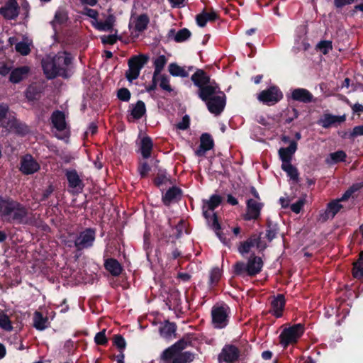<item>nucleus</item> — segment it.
<instances>
[{
  "instance_id": "51",
  "label": "nucleus",
  "mask_w": 363,
  "mask_h": 363,
  "mask_svg": "<svg viewBox=\"0 0 363 363\" xmlns=\"http://www.w3.org/2000/svg\"><path fill=\"white\" fill-rule=\"evenodd\" d=\"M116 96L120 101L128 102L130 99L131 93L128 88L123 87L118 89Z\"/></svg>"
},
{
  "instance_id": "18",
  "label": "nucleus",
  "mask_w": 363,
  "mask_h": 363,
  "mask_svg": "<svg viewBox=\"0 0 363 363\" xmlns=\"http://www.w3.org/2000/svg\"><path fill=\"white\" fill-rule=\"evenodd\" d=\"M290 98L303 104L315 102V99L311 91L304 88H296L291 91Z\"/></svg>"
},
{
  "instance_id": "32",
  "label": "nucleus",
  "mask_w": 363,
  "mask_h": 363,
  "mask_svg": "<svg viewBox=\"0 0 363 363\" xmlns=\"http://www.w3.org/2000/svg\"><path fill=\"white\" fill-rule=\"evenodd\" d=\"M153 143L150 137L145 136L140 141V152L143 158L147 159L151 156Z\"/></svg>"
},
{
  "instance_id": "33",
  "label": "nucleus",
  "mask_w": 363,
  "mask_h": 363,
  "mask_svg": "<svg viewBox=\"0 0 363 363\" xmlns=\"http://www.w3.org/2000/svg\"><path fill=\"white\" fill-rule=\"evenodd\" d=\"M130 115L134 120L140 119L146 113V106L144 101L138 100L135 104H132Z\"/></svg>"
},
{
  "instance_id": "57",
  "label": "nucleus",
  "mask_w": 363,
  "mask_h": 363,
  "mask_svg": "<svg viewBox=\"0 0 363 363\" xmlns=\"http://www.w3.org/2000/svg\"><path fill=\"white\" fill-rule=\"evenodd\" d=\"M306 203V200L303 198L299 199L296 203H292L290 206L291 211L295 213H299Z\"/></svg>"
},
{
  "instance_id": "36",
  "label": "nucleus",
  "mask_w": 363,
  "mask_h": 363,
  "mask_svg": "<svg viewBox=\"0 0 363 363\" xmlns=\"http://www.w3.org/2000/svg\"><path fill=\"white\" fill-rule=\"evenodd\" d=\"M150 23V18L146 13L139 15L135 21L134 30L142 33L147 28Z\"/></svg>"
},
{
  "instance_id": "63",
  "label": "nucleus",
  "mask_w": 363,
  "mask_h": 363,
  "mask_svg": "<svg viewBox=\"0 0 363 363\" xmlns=\"http://www.w3.org/2000/svg\"><path fill=\"white\" fill-rule=\"evenodd\" d=\"M9 111V106L5 103H0V123L7 116Z\"/></svg>"
},
{
  "instance_id": "30",
  "label": "nucleus",
  "mask_w": 363,
  "mask_h": 363,
  "mask_svg": "<svg viewBox=\"0 0 363 363\" xmlns=\"http://www.w3.org/2000/svg\"><path fill=\"white\" fill-rule=\"evenodd\" d=\"M43 89L37 84H30L25 91V96L28 101H35L40 99Z\"/></svg>"
},
{
  "instance_id": "17",
  "label": "nucleus",
  "mask_w": 363,
  "mask_h": 363,
  "mask_svg": "<svg viewBox=\"0 0 363 363\" xmlns=\"http://www.w3.org/2000/svg\"><path fill=\"white\" fill-rule=\"evenodd\" d=\"M246 206L247 213L243 216L244 220L250 221L251 220L258 219L260 216L263 203L250 199L247 201Z\"/></svg>"
},
{
  "instance_id": "25",
  "label": "nucleus",
  "mask_w": 363,
  "mask_h": 363,
  "mask_svg": "<svg viewBox=\"0 0 363 363\" xmlns=\"http://www.w3.org/2000/svg\"><path fill=\"white\" fill-rule=\"evenodd\" d=\"M104 268L113 277H118L123 272L121 264L115 258H107L104 260Z\"/></svg>"
},
{
  "instance_id": "61",
  "label": "nucleus",
  "mask_w": 363,
  "mask_h": 363,
  "mask_svg": "<svg viewBox=\"0 0 363 363\" xmlns=\"http://www.w3.org/2000/svg\"><path fill=\"white\" fill-rule=\"evenodd\" d=\"M363 135V125L355 126L352 131L350 132L349 139L354 140V138Z\"/></svg>"
},
{
  "instance_id": "48",
  "label": "nucleus",
  "mask_w": 363,
  "mask_h": 363,
  "mask_svg": "<svg viewBox=\"0 0 363 363\" xmlns=\"http://www.w3.org/2000/svg\"><path fill=\"white\" fill-rule=\"evenodd\" d=\"M191 35V31L188 28H184L177 31L174 37V40L177 43H182L187 40Z\"/></svg>"
},
{
  "instance_id": "41",
  "label": "nucleus",
  "mask_w": 363,
  "mask_h": 363,
  "mask_svg": "<svg viewBox=\"0 0 363 363\" xmlns=\"http://www.w3.org/2000/svg\"><path fill=\"white\" fill-rule=\"evenodd\" d=\"M346 157L347 155L343 150H337L329 154L328 157L326 159V162L328 164H337L345 162Z\"/></svg>"
},
{
  "instance_id": "59",
  "label": "nucleus",
  "mask_w": 363,
  "mask_h": 363,
  "mask_svg": "<svg viewBox=\"0 0 363 363\" xmlns=\"http://www.w3.org/2000/svg\"><path fill=\"white\" fill-rule=\"evenodd\" d=\"M287 118H286V123H290L294 119L297 118L299 116V112L296 108H292L291 109L287 110Z\"/></svg>"
},
{
  "instance_id": "16",
  "label": "nucleus",
  "mask_w": 363,
  "mask_h": 363,
  "mask_svg": "<svg viewBox=\"0 0 363 363\" xmlns=\"http://www.w3.org/2000/svg\"><path fill=\"white\" fill-rule=\"evenodd\" d=\"M38 162L30 155H26L21 160V172L26 175L33 174L40 169Z\"/></svg>"
},
{
  "instance_id": "64",
  "label": "nucleus",
  "mask_w": 363,
  "mask_h": 363,
  "mask_svg": "<svg viewBox=\"0 0 363 363\" xmlns=\"http://www.w3.org/2000/svg\"><path fill=\"white\" fill-rule=\"evenodd\" d=\"M54 187L52 184H50L43 192L40 201H45L53 193Z\"/></svg>"
},
{
  "instance_id": "47",
  "label": "nucleus",
  "mask_w": 363,
  "mask_h": 363,
  "mask_svg": "<svg viewBox=\"0 0 363 363\" xmlns=\"http://www.w3.org/2000/svg\"><path fill=\"white\" fill-rule=\"evenodd\" d=\"M0 328L6 331H11L13 326L9 315L4 311L0 312Z\"/></svg>"
},
{
  "instance_id": "29",
  "label": "nucleus",
  "mask_w": 363,
  "mask_h": 363,
  "mask_svg": "<svg viewBox=\"0 0 363 363\" xmlns=\"http://www.w3.org/2000/svg\"><path fill=\"white\" fill-rule=\"evenodd\" d=\"M211 228L215 231L216 235L219 240L223 243L224 245L230 247V242L229 239H227L225 234L221 232V226L218 222V216L214 213L212 216V224Z\"/></svg>"
},
{
  "instance_id": "11",
  "label": "nucleus",
  "mask_w": 363,
  "mask_h": 363,
  "mask_svg": "<svg viewBox=\"0 0 363 363\" xmlns=\"http://www.w3.org/2000/svg\"><path fill=\"white\" fill-rule=\"evenodd\" d=\"M262 233L259 235L256 234H252L247 240L240 242L238 250L240 254L244 255L250 252L252 247L256 246L257 249L264 250L267 247L266 244L262 245L261 242V235Z\"/></svg>"
},
{
  "instance_id": "39",
  "label": "nucleus",
  "mask_w": 363,
  "mask_h": 363,
  "mask_svg": "<svg viewBox=\"0 0 363 363\" xmlns=\"http://www.w3.org/2000/svg\"><path fill=\"white\" fill-rule=\"evenodd\" d=\"M168 71L173 77H181L186 78L189 77V73L184 67H180L175 62L170 63L168 66Z\"/></svg>"
},
{
  "instance_id": "24",
  "label": "nucleus",
  "mask_w": 363,
  "mask_h": 363,
  "mask_svg": "<svg viewBox=\"0 0 363 363\" xmlns=\"http://www.w3.org/2000/svg\"><path fill=\"white\" fill-rule=\"evenodd\" d=\"M182 194V190L177 186L170 187L164 194L162 195V200L166 206H169L174 201L180 199Z\"/></svg>"
},
{
  "instance_id": "7",
  "label": "nucleus",
  "mask_w": 363,
  "mask_h": 363,
  "mask_svg": "<svg viewBox=\"0 0 363 363\" xmlns=\"http://www.w3.org/2000/svg\"><path fill=\"white\" fill-rule=\"evenodd\" d=\"M95 240L96 229L87 228L76 235L74 240V245L78 251H81L91 247Z\"/></svg>"
},
{
  "instance_id": "13",
  "label": "nucleus",
  "mask_w": 363,
  "mask_h": 363,
  "mask_svg": "<svg viewBox=\"0 0 363 363\" xmlns=\"http://www.w3.org/2000/svg\"><path fill=\"white\" fill-rule=\"evenodd\" d=\"M221 91L219 85L213 80L210 83L200 87L197 91V95L203 101L206 102Z\"/></svg>"
},
{
  "instance_id": "1",
  "label": "nucleus",
  "mask_w": 363,
  "mask_h": 363,
  "mask_svg": "<svg viewBox=\"0 0 363 363\" xmlns=\"http://www.w3.org/2000/svg\"><path fill=\"white\" fill-rule=\"evenodd\" d=\"M73 57L67 52H60L54 57H48L42 60L43 72L48 79L57 77L67 79L70 77L69 67L72 65Z\"/></svg>"
},
{
  "instance_id": "5",
  "label": "nucleus",
  "mask_w": 363,
  "mask_h": 363,
  "mask_svg": "<svg viewBox=\"0 0 363 363\" xmlns=\"http://www.w3.org/2000/svg\"><path fill=\"white\" fill-rule=\"evenodd\" d=\"M305 331V326L302 323L294 324L289 328H284L279 335V342L284 348L289 345L297 343Z\"/></svg>"
},
{
  "instance_id": "35",
  "label": "nucleus",
  "mask_w": 363,
  "mask_h": 363,
  "mask_svg": "<svg viewBox=\"0 0 363 363\" xmlns=\"http://www.w3.org/2000/svg\"><path fill=\"white\" fill-rule=\"evenodd\" d=\"M342 207L337 200L328 203L325 212V219L333 218Z\"/></svg>"
},
{
  "instance_id": "46",
  "label": "nucleus",
  "mask_w": 363,
  "mask_h": 363,
  "mask_svg": "<svg viewBox=\"0 0 363 363\" xmlns=\"http://www.w3.org/2000/svg\"><path fill=\"white\" fill-rule=\"evenodd\" d=\"M362 186L363 184H353L342 195V196L337 201L339 202L347 201L354 192L359 191Z\"/></svg>"
},
{
  "instance_id": "6",
  "label": "nucleus",
  "mask_w": 363,
  "mask_h": 363,
  "mask_svg": "<svg viewBox=\"0 0 363 363\" xmlns=\"http://www.w3.org/2000/svg\"><path fill=\"white\" fill-rule=\"evenodd\" d=\"M148 60L149 57L144 54L133 55L128 60V69L125 72V77L128 82H132L138 79L140 70L148 62Z\"/></svg>"
},
{
  "instance_id": "12",
  "label": "nucleus",
  "mask_w": 363,
  "mask_h": 363,
  "mask_svg": "<svg viewBox=\"0 0 363 363\" xmlns=\"http://www.w3.org/2000/svg\"><path fill=\"white\" fill-rule=\"evenodd\" d=\"M20 13V6L16 0H8L0 8V15L6 20H15Z\"/></svg>"
},
{
  "instance_id": "4",
  "label": "nucleus",
  "mask_w": 363,
  "mask_h": 363,
  "mask_svg": "<svg viewBox=\"0 0 363 363\" xmlns=\"http://www.w3.org/2000/svg\"><path fill=\"white\" fill-rule=\"evenodd\" d=\"M263 267V261L260 257L256 256L255 253L249 257L247 262L239 261L233 265V274L235 276L244 277L245 275L255 277Z\"/></svg>"
},
{
  "instance_id": "42",
  "label": "nucleus",
  "mask_w": 363,
  "mask_h": 363,
  "mask_svg": "<svg viewBox=\"0 0 363 363\" xmlns=\"http://www.w3.org/2000/svg\"><path fill=\"white\" fill-rule=\"evenodd\" d=\"M68 20V13L65 9L60 7L56 11L54 16V20L52 21V24L57 23L62 25Z\"/></svg>"
},
{
  "instance_id": "55",
  "label": "nucleus",
  "mask_w": 363,
  "mask_h": 363,
  "mask_svg": "<svg viewBox=\"0 0 363 363\" xmlns=\"http://www.w3.org/2000/svg\"><path fill=\"white\" fill-rule=\"evenodd\" d=\"M160 79V86L162 89L167 91L168 92H172L173 91L171 85L169 84V79L168 77L165 74H162L159 76Z\"/></svg>"
},
{
  "instance_id": "10",
  "label": "nucleus",
  "mask_w": 363,
  "mask_h": 363,
  "mask_svg": "<svg viewBox=\"0 0 363 363\" xmlns=\"http://www.w3.org/2000/svg\"><path fill=\"white\" fill-rule=\"evenodd\" d=\"M208 110L215 116L220 115L226 105V96L223 91L220 92L205 102Z\"/></svg>"
},
{
  "instance_id": "58",
  "label": "nucleus",
  "mask_w": 363,
  "mask_h": 363,
  "mask_svg": "<svg viewBox=\"0 0 363 363\" xmlns=\"http://www.w3.org/2000/svg\"><path fill=\"white\" fill-rule=\"evenodd\" d=\"M138 169L141 178H145L147 177L151 168L147 162H144L138 166Z\"/></svg>"
},
{
  "instance_id": "54",
  "label": "nucleus",
  "mask_w": 363,
  "mask_h": 363,
  "mask_svg": "<svg viewBox=\"0 0 363 363\" xmlns=\"http://www.w3.org/2000/svg\"><path fill=\"white\" fill-rule=\"evenodd\" d=\"M94 342L97 345L104 346L108 343V338L106 336V330L97 333L94 337Z\"/></svg>"
},
{
  "instance_id": "50",
  "label": "nucleus",
  "mask_w": 363,
  "mask_h": 363,
  "mask_svg": "<svg viewBox=\"0 0 363 363\" xmlns=\"http://www.w3.org/2000/svg\"><path fill=\"white\" fill-rule=\"evenodd\" d=\"M317 48L319 49L323 55H327L333 50L332 42L330 40H321L318 43Z\"/></svg>"
},
{
  "instance_id": "40",
  "label": "nucleus",
  "mask_w": 363,
  "mask_h": 363,
  "mask_svg": "<svg viewBox=\"0 0 363 363\" xmlns=\"http://www.w3.org/2000/svg\"><path fill=\"white\" fill-rule=\"evenodd\" d=\"M283 171H284L287 176L290 177L291 179L294 181L295 182H297L298 181V169L291 164V163L287 164H281V166Z\"/></svg>"
},
{
  "instance_id": "31",
  "label": "nucleus",
  "mask_w": 363,
  "mask_h": 363,
  "mask_svg": "<svg viewBox=\"0 0 363 363\" xmlns=\"http://www.w3.org/2000/svg\"><path fill=\"white\" fill-rule=\"evenodd\" d=\"M116 17L113 14H109L105 21L92 22V26L100 31H110L113 29Z\"/></svg>"
},
{
  "instance_id": "15",
  "label": "nucleus",
  "mask_w": 363,
  "mask_h": 363,
  "mask_svg": "<svg viewBox=\"0 0 363 363\" xmlns=\"http://www.w3.org/2000/svg\"><path fill=\"white\" fill-rule=\"evenodd\" d=\"M286 306V298L284 294L274 296L270 302L269 313L277 318H281Z\"/></svg>"
},
{
  "instance_id": "8",
  "label": "nucleus",
  "mask_w": 363,
  "mask_h": 363,
  "mask_svg": "<svg viewBox=\"0 0 363 363\" xmlns=\"http://www.w3.org/2000/svg\"><path fill=\"white\" fill-rule=\"evenodd\" d=\"M283 99V93L277 86H270L257 95V99L263 104L272 106Z\"/></svg>"
},
{
  "instance_id": "43",
  "label": "nucleus",
  "mask_w": 363,
  "mask_h": 363,
  "mask_svg": "<svg viewBox=\"0 0 363 363\" xmlns=\"http://www.w3.org/2000/svg\"><path fill=\"white\" fill-rule=\"evenodd\" d=\"M167 58L164 55H162L158 56L154 61V72L155 76H160L161 72L164 69L165 65L167 64Z\"/></svg>"
},
{
  "instance_id": "56",
  "label": "nucleus",
  "mask_w": 363,
  "mask_h": 363,
  "mask_svg": "<svg viewBox=\"0 0 363 363\" xmlns=\"http://www.w3.org/2000/svg\"><path fill=\"white\" fill-rule=\"evenodd\" d=\"M190 126V118L188 115L183 116L182 121L176 124V128L179 130H185Z\"/></svg>"
},
{
  "instance_id": "38",
  "label": "nucleus",
  "mask_w": 363,
  "mask_h": 363,
  "mask_svg": "<svg viewBox=\"0 0 363 363\" xmlns=\"http://www.w3.org/2000/svg\"><path fill=\"white\" fill-rule=\"evenodd\" d=\"M352 274L354 278L363 282V256L360 255L359 258L352 264Z\"/></svg>"
},
{
  "instance_id": "3",
  "label": "nucleus",
  "mask_w": 363,
  "mask_h": 363,
  "mask_svg": "<svg viewBox=\"0 0 363 363\" xmlns=\"http://www.w3.org/2000/svg\"><path fill=\"white\" fill-rule=\"evenodd\" d=\"M192 335H185L172 346L165 349L162 354L161 359L165 363H190L194 359V354L189 351H182L191 345Z\"/></svg>"
},
{
  "instance_id": "62",
  "label": "nucleus",
  "mask_w": 363,
  "mask_h": 363,
  "mask_svg": "<svg viewBox=\"0 0 363 363\" xmlns=\"http://www.w3.org/2000/svg\"><path fill=\"white\" fill-rule=\"evenodd\" d=\"M83 14L94 19L95 21L94 22H96V21H98L99 12L95 9L85 7L84 9Z\"/></svg>"
},
{
  "instance_id": "34",
  "label": "nucleus",
  "mask_w": 363,
  "mask_h": 363,
  "mask_svg": "<svg viewBox=\"0 0 363 363\" xmlns=\"http://www.w3.org/2000/svg\"><path fill=\"white\" fill-rule=\"evenodd\" d=\"M266 238L269 242L277 238L279 233V226L277 223L273 222L270 218L267 219L266 223Z\"/></svg>"
},
{
  "instance_id": "53",
  "label": "nucleus",
  "mask_w": 363,
  "mask_h": 363,
  "mask_svg": "<svg viewBox=\"0 0 363 363\" xmlns=\"http://www.w3.org/2000/svg\"><path fill=\"white\" fill-rule=\"evenodd\" d=\"M335 118L334 115H332L330 113H326V114H324L323 118L320 120V123L321 124L322 127H323L324 128H328L332 125L335 123Z\"/></svg>"
},
{
  "instance_id": "22",
  "label": "nucleus",
  "mask_w": 363,
  "mask_h": 363,
  "mask_svg": "<svg viewBox=\"0 0 363 363\" xmlns=\"http://www.w3.org/2000/svg\"><path fill=\"white\" fill-rule=\"evenodd\" d=\"M177 328L176 323L166 320L159 328L160 335L166 340H172L176 337Z\"/></svg>"
},
{
  "instance_id": "44",
  "label": "nucleus",
  "mask_w": 363,
  "mask_h": 363,
  "mask_svg": "<svg viewBox=\"0 0 363 363\" xmlns=\"http://www.w3.org/2000/svg\"><path fill=\"white\" fill-rule=\"evenodd\" d=\"M221 277V272L219 268H213L209 276L208 286L211 289L215 287L219 282Z\"/></svg>"
},
{
  "instance_id": "27",
  "label": "nucleus",
  "mask_w": 363,
  "mask_h": 363,
  "mask_svg": "<svg viewBox=\"0 0 363 363\" xmlns=\"http://www.w3.org/2000/svg\"><path fill=\"white\" fill-rule=\"evenodd\" d=\"M66 177L69 187L82 191L84 185L75 169L67 171Z\"/></svg>"
},
{
  "instance_id": "26",
  "label": "nucleus",
  "mask_w": 363,
  "mask_h": 363,
  "mask_svg": "<svg viewBox=\"0 0 363 363\" xmlns=\"http://www.w3.org/2000/svg\"><path fill=\"white\" fill-rule=\"evenodd\" d=\"M30 72V68L28 66H21L14 68L10 74L9 81L13 84H18Z\"/></svg>"
},
{
  "instance_id": "49",
  "label": "nucleus",
  "mask_w": 363,
  "mask_h": 363,
  "mask_svg": "<svg viewBox=\"0 0 363 363\" xmlns=\"http://www.w3.org/2000/svg\"><path fill=\"white\" fill-rule=\"evenodd\" d=\"M16 51L21 55H28L30 52V48L28 44L24 41L17 43L15 45Z\"/></svg>"
},
{
  "instance_id": "28",
  "label": "nucleus",
  "mask_w": 363,
  "mask_h": 363,
  "mask_svg": "<svg viewBox=\"0 0 363 363\" xmlns=\"http://www.w3.org/2000/svg\"><path fill=\"white\" fill-rule=\"evenodd\" d=\"M53 127L58 131H63L67 128L65 113L61 111H55L50 117Z\"/></svg>"
},
{
  "instance_id": "2",
  "label": "nucleus",
  "mask_w": 363,
  "mask_h": 363,
  "mask_svg": "<svg viewBox=\"0 0 363 363\" xmlns=\"http://www.w3.org/2000/svg\"><path fill=\"white\" fill-rule=\"evenodd\" d=\"M28 208L10 196L0 195V217L9 223H28Z\"/></svg>"
},
{
  "instance_id": "14",
  "label": "nucleus",
  "mask_w": 363,
  "mask_h": 363,
  "mask_svg": "<svg viewBox=\"0 0 363 363\" xmlns=\"http://www.w3.org/2000/svg\"><path fill=\"white\" fill-rule=\"evenodd\" d=\"M240 350L233 345H225L218 355V361L233 363L239 359Z\"/></svg>"
},
{
  "instance_id": "60",
  "label": "nucleus",
  "mask_w": 363,
  "mask_h": 363,
  "mask_svg": "<svg viewBox=\"0 0 363 363\" xmlns=\"http://www.w3.org/2000/svg\"><path fill=\"white\" fill-rule=\"evenodd\" d=\"M101 40L104 45H113L117 42L118 36L116 35H103Z\"/></svg>"
},
{
  "instance_id": "19",
  "label": "nucleus",
  "mask_w": 363,
  "mask_h": 363,
  "mask_svg": "<svg viewBox=\"0 0 363 363\" xmlns=\"http://www.w3.org/2000/svg\"><path fill=\"white\" fill-rule=\"evenodd\" d=\"M213 147L214 141L212 136L207 133H203L200 137L199 147L195 151V154L198 157H202L207 151L213 149Z\"/></svg>"
},
{
  "instance_id": "9",
  "label": "nucleus",
  "mask_w": 363,
  "mask_h": 363,
  "mask_svg": "<svg viewBox=\"0 0 363 363\" xmlns=\"http://www.w3.org/2000/svg\"><path fill=\"white\" fill-rule=\"evenodd\" d=\"M229 307L224 304L213 306L211 309L212 323L216 328H224L228 323Z\"/></svg>"
},
{
  "instance_id": "37",
  "label": "nucleus",
  "mask_w": 363,
  "mask_h": 363,
  "mask_svg": "<svg viewBox=\"0 0 363 363\" xmlns=\"http://www.w3.org/2000/svg\"><path fill=\"white\" fill-rule=\"evenodd\" d=\"M48 323V317H44L41 312L35 311L33 315V326L38 330H45Z\"/></svg>"
},
{
  "instance_id": "52",
  "label": "nucleus",
  "mask_w": 363,
  "mask_h": 363,
  "mask_svg": "<svg viewBox=\"0 0 363 363\" xmlns=\"http://www.w3.org/2000/svg\"><path fill=\"white\" fill-rule=\"evenodd\" d=\"M113 343L118 350H124L125 349L126 342L124 337L120 334H117L113 336Z\"/></svg>"
},
{
  "instance_id": "21",
  "label": "nucleus",
  "mask_w": 363,
  "mask_h": 363,
  "mask_svg": "<svg viewBox=\"0 0 363 363\" xmlns=\"http://www.w3.org/2000/svg\"><path fill=\"white\" fill-rule=\"evenodd\" d=\"M297 143L292 140L287 147H281L279 151V156L282 164L291 163L293 156L297 150Z\"/></svg>"
},
{
  "instance_id": "45",
  "label": "nucleus",
  "mask_w": 363,
  "mask_h": 363,
  "mask_svg": "<svg viewBox=\"0 0 363 363\" xmlns=\"http://www.w3.org/2000/svg\"><path fill=\"white\" fill-rule=\"evenodd\" d=\"M166 170L160 169L156 177L154 178V184L160 187L170 181L169 177H167Z\"/></svg>"
},
{
  "instance_id": "23",
  "label": "nucleus",
  "mask_w": 363,
  "mask_h": 363,
  "mask_svg": "<svg viewBox=\"0 0 363 363\" xmlns=\"http://www.w3.org/2000/svg\"><path fill=\"white\" fill-rule=\"evenodd\" d=\"M191 80L199 89L211 82L210 76L201 69H196V72L191 75Z\"/></svg>"
},
{
  "instance_id": "20",
  "label": "nucleus",
  "mask_w": 363,
  "mask_h": 363,
  "mask_svg": "<svg viewBox=\"0 0 363 363\" xmlns=\"http://www.w3.org/2000/svg\"><path fill=\"white\" fill-rule=\"evenodd\" d=\"M221 202L222 197L218 194L211 195L209 200H203V205L202 206L203 217L208 220L210 218L208 210L214 211L220 205Z\"/></svg>"
}]
</instances>
